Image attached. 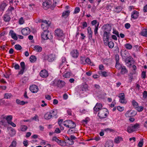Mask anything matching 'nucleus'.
Masks as SVG:
<instances>
[{
	"instance_id": "obj_54",
	"label": "nucleus",
	"mask_w": 147,
	"mask_h": 147,
	"mask_svg": "<svg viewBox=\"0 0 147 147\" xmlns=\"http://www.w3.org/2000/svg\"><path fill=\"white\" fill-rule=\"evenodd\" d=\"M71 75V73L70 72H68L64 74L63 75V77L65 78H69L70 77Z\"/></svg>"
},
{
	"instance_id": "obj_12",
	"label": "nucleus",
	"mask_w": 147,
	"mask_h": 147,
	"mask_svg": "<svg viewBox=\"0 0 147 147\" xmlns=\"http://www.w3.org/2000/svg\"><path fill=\"white\" fill-rule=\"evenodd\" d=\"M119 97L120 98V102L122 104H125L126 101L125 99V96L124 94L123 93L119 94Z\"/></svg>"
},
{
	"instance_id": "obj_62",
	"label": "nucleus",
	"mask_w": 147,
	"mask_h": 147,
	"mask_svg": "<svg viewBox=\"0 0 147 147\" xmlns=\"http://www.w3.org/2000/svg\"><path fill=\"white\" fill-rule=\"evenodd\" d=\"M117 110L120 112L124 110V107H121L120 106H118L117 107Z\"/></svg>"
},
{
	"instance_id": "obj_32",
	"label": "nucleus",
	"mask_w": 147,
	"mask_h": 147,
	"mask_svg": "<svg viewBox=\"0 0 147 147\" xmlns=\"http://www.w3.org/2000/svg\"><path fill=\"white\" fill-rule=\"evenodd\" d=\"M6 12L8 13H11V14H12L13 12L14 13L15 11L14 7H9Z\"/></svg>"
},
{
	"instance_id": "obj_53",
	"label": "nucleus",
	"mask_w": 147,
	"mask_h": 147,
	"mask_svg": "<svg viewBox=\"0 0 147 147\" xmlns=\"http://www.w3.org/2000/svg\"><path fill=\"white\" fill-rule=\"evenodd\" d=\"M15 48L17 50H20L22 48L21 46L19 45H16L14 46Z\"/></svg>"
},
{
	"instance_id": "obj_26",
	"label": "nucleus",
	"mask_w": 147,
	"mask_h": 147,
	"mask_svg": "<svg viewBox=\"0 0 147 147\" xmlns=\"http://www.w3.org/2000/svg\"><path fill=\"white\" fill-rule=\"evenodd\" d=\"M42 5L45 9H47V8H49L50 6L49 3L48 2V1L44 2L42 4Z\"/></svg>"
},
{
	"instance_id": "obj_35",
	"label": "nucleus",
	"mask_w": 147,
	"mask_h": 147,
	"mask_svg": "<svg viewBox=\"0 0 147 147\" xmlns=\"http://www.w3.org/2000/svg\"><path fill=\"white\" fill-rule=\"evenodd\" d=\"M127 131L129 133L133 132L135 131L131 125L127 127Z\"/></svg>"
},
{
	"instance_id": "obj_49",
	"label": "nucleus",
	"mask_w": 147,
	"mask_h": 147,
	"mask_svg": "<svg viewBox=\"0 0 147 147\" xmlns=\"http://www.w3.org/2000/svg\"><path fill=\"white\" fill-rule=\"evenodd\" d=\"M88 88V85L86 84H84L81 86V90L82 91H86Z\"/></svg>"
},
{
	"instance_id": "obj_44",
	"label": "nucleus",
	"mask_w": 147,
	"mask_h": 147,
	"mask_svg": "<svg viewBox=\"0 0 147 147\" xmlns=\"http://www.w3.org/2000/svg\"><path fill=\"white\" fill-rule=\"evenodd\" d=\"M99 25V23H98L97 25L95 26V28L94 30V34L96 35L98 34V27Z\"/></svg>"
},
{
	"instance_id": "obj_6",
	"label": "nucleus",
	"mask_w": 147,
	"mask_h": 147,
	"mask_svg": "<svg viewBox=\"0 0 147 147\" xmlns=\"http://www.w3.org/2000/svg\"><path fill=\"white\" fill-rule=\"evenodd\" d=\"M55 35L59 37H64L65 35L63 33V31L60 29H57L55 30Z\"/></svg>"
},
{
	"instance_id": "obj_18",
	"label": "nucleus",
	"mask_w": 147,
	"mask_h": 147,
	"mask_svg": "<svg viewBox=\"0 0 147 147\" xmlns=\"http://www.w3.org/2000/svg\"><path fill=\"white\" fill-rule=\"evenodd\" d=\"M70 54L73 57L76 58L79 55V53L77 50H73L71 52Z\"/></svg>"
},
{
	"instance_id": "obj_29",
	"label": "nucleus",
	"mask_w": 147,
	"mask_h": 147,
	"mask_svg": "<svg viewBox=\"0 0 147 147\" xmlns=\"http://www.w3.org/2000/svg\"><path fill=\"white\" fill-rule=\"evenodd\" d=\"M123 140L122 137L120 136H118L115 139L114 142L116 144L119 143L120 141H122Z\"/></svg>"
},
{
	"instance_id": "obj_58",
	"label": "nucleus",
	"mask_w": 147,
	"mask_h": 147,
	"mask_svg": "<svg viewBox=\"0 0 147 147\" xmlns=\"http://www.w3.org/2000/svg\"><path fill=\"white\" fill-rule=\"evenodd\" d=\"M27 128V127L26 125H24L22 126L21 129L22 131H26Z\"/></svg>"
},
{
	"instance_id": "obj_41",
	"label": "nucleus",
	"mask_w": 147,
	"mask_h": 147,
	"mask_svg": "<svg viewBox=\"0 0 147 147\" xmlns=\"http://www.w3.org/2000/svg\"><path fill=\"white\" fill-rule=\"evenodd\" d=\"M60 141L58 144L59 145L62 146H64L66 145V142H65L61 140H60Z\"/></svg>"
},
{
	"instance_id": "obj_52",
	"label": "nucleus",
	"mask_w": 147,
	"mask_h": 147,
	"mask_svg": "<svg viewBox=\"0 0 147 147\" xmlns=\"http://www.w3.org/2000/svg\"><path fill=\"white\" fill-rule=\"evenodd\" d=\"M115 11L117 13H119L122 10V8L121 6H118L115 8Z\"/></svg>"
},
{
	"instance_id": "obj_48",
	"label": "nucleus",
	"mask_w": 147,
	"mask_h": 147,
	"mask_svg": "<svg viewBox=\"0 0 147 147\" xmlns=\"http://www.w3.org/2000/svg\"><path fill=\"white\" fill-rule=\"evenodd\" d=\"M85 63H86L87 64H89L90 65H92L93 64L91 62L90 59L88 58H87L85 59Z\"/></svg>"
},
{
	"instance_id": "obj_19",
	"label": "nucleus",
	"mask_w": 147,
	"mask_h": 147,
	"mask_svg": "<svg viewBox=\"0 0 147 147\" xmlns=\"http://www.w3.org/2000/svg\"><path fill=\"white\" fill-rule=\"evenodd\" d=\"M88 34V38L90 40H91L92 38V32L91 30L90 27H88L87 28Z\"/></svg>"
},
{
	"instance_id": "obj_63",
	"label": "nucleus",
	"mask_w": 147,
	"mask_h": 147,
	"mask_svg": "<svg viewBox=\"0 0 147 147\" xmlns=\"http://www.w3.org/2000/svg\"><path fill=\"white\" fill-rule=\"evenodd\" d=\"M143 144V141L142 140L140 141L138 144V146L139 147H142Z\"/></svg>"
},
{
	"instance_id": "obj_51",
	"label": "nucleus",
	"mask_w": 147,
	"mask_h": 147,
	"mask_svg": "<svg viewBox=\"0 0 147 147\" xmlns=\"http://www.w3.org/2000/svg\"><path fill=\"white\" fill-rule=\"evenodd\" d=\"M125 47L127 49H130L132 48V46L130 44L126 43L125 45Z\"/></svg>"
},
{
	"instance_id": "obj_22",
	"label": "nucleus",
	"mask_w": 147,
	"mask_h": 147,
	"mask_svg": "<svg viewBox=\"0 0 147 147\" xmlns=\"http://www.w3.org/2000/svg\"><path fill=\"white\" fill-rule=\"evenodd\" d=\"M9 34L11 35L12 38L15 40H17L18 38L16 34L12 30H11L9 32Z\"/></svg>"
},
{
	"instance_id": "obj_3",
	"label": "nucleus",
	"mask_w": 147,
	"mask_h": 147,
	"mask_svg": "<svg viewBox=\"0 0 147 147\" xmlns=\"http://www.w3.org/2000/svg\"><path fill=\"white\" fill-rule=\"evenodd\" d=\"M65 83L62 80H55L53 82L52 85L54 86H57L58 87L61 88L65 85Z\"/></svg>"
},
{
	"instance_id": "obj_38",
	"label": "nucleus",
	"mask_w": 147,
	"mask_h": 147,
	"mask_svg": "<svg viewBox=\"0 0 147 147\" xmlns=\"http://www.w3.org/2000/svg\"><path fill=\"white\" fill-rule=\"evenodd\" d=\"M132 104L135 109L138 108V103L135 100H133L131 102Z\"/></svg>"
},
{
	"instance_id": "obj_27",
	"label": "nucleus",
	"mask_w": 147,
	"mask_h": 147,
	"mask_svg": "<svg viewBox=\"0 0 147 147\" xmlns=\"http://www.w3.org/2000/svg\"><path fill=\"white\" fill-rule=\"evenodd\" d=\"M16 102L18 104L21 105H23L25 104H27L28 103V102H24L23 101H21L18 99H16Z\"/></svg>"
},
{
	"instance_id": "obj_36",
	"label": "nucleus",
	"mask_w": 147,
	"mask_h": 147,
	"mask_svg": "<svg viewBox=\"0 0 147 147\" xmlns=\"http://www.w3.org/2000/svg\"><path fill=\"white\" fill-rule=\"evenodd\" d=\"M108 45L109 47L110 48H112L114 46V43L112 41H109L108 42L107 45Z\"/></svg>"
},
{
	"instance_id": "obj_59",
	"label": "nucleus",
	"mask_w": 147,
	"mask_h": 147,
	"mask_svg": "<svg viewBox=\"0 0 147 147\" xmlns=\"http://www.w3.org/2000/svg\"><path fill=\"white\" fill-rule=\"evenodd\" d=\"M80 11V8L79 7H76L74 9V13H77Z\"/></svg>"
},
{
	"instance_id": "obj_64",
	"label": "nucleus",
	"mask_w": 147,
	"mask_h": 147,
	"mask_svg": "<svg viewBox=\"0 0 147 147\" xmlns=\"http://www.w3.org/2000/svg\"><path fill=\"white\" fill-rule=\"evenodd\" d=\"M143 97L145 98H147V92L146 91H144L143 94Z\"/></svg>"
},
{
	"instance_id": "obj_9",
	"label": "nucleus",
	"mask_w": 147,
	"mask_h": 147,
	"mask_svg": "<svg viewBox=\"0 0 147 147\" xmlns=\"http://www.w3.org/2000/svg\"><path fill=\"white\" fill-rule=\"evenodd\" d=\"M137 113L135 111H128L125 114V116L127 117H131L135 116L136 114Z\"/></svg>"
},
{
	"instance_id": "obj_34",
	"label": "nucleus",
	"mask_w": 147,
	"mask_h": 147,
	"mask_svg": "<svg viewBox=\"0 0 147 147\" xmlns=\"http://www.w3.org/2000/svg\"><path fill=\"white\" fill-rule=\"evenodd\" d=\"M113 143L111 141L107 142L105 145V147H113Z\"/></svg>"
},
{
	"instance_id": "obj_39",
	"label": "nucleus",
	"mask_w": 147,
	"mask_h": 147,
	"mask_svg": "<svg viewBox=\"0 0 147 147\" xmlns=\"http://www.w3.org/2000/svg\"><path fill=\"white\" fill-rule=\"evenodd\" d=\"M123 66L121 64H120L119 62L116 63L115 67L118 69L119 70Z\"/></svg>"
},
{
	"instance_id": "obj_33",
	"label": "nucleus",
	"mask_w": 147,
	"mask_h": 147,
	"mask_svg": "<svg viewBox=\"0 0 147 147\" xmlns=\"http://www.w3.org/2000/svg\"><path fill=\"white\" fill-rule=\"evenodd\" d=\"M34 50H36L37 52H40L42 50V48L38 45H36L34 46Z\"/></svg>"
},
{
	"instance_id": "obj_16",
	"label": "nucleus",
	"mask_w": 147,
	"mask_h": 147,
	"mask_svg": "<svg viewBox=\"0 0 147 147\" xmlns=\"http://www.w3.org/2000/svg\"><path fill=\"white\" fill-rule=\"evenodd\" d=\"M7 129L8 130H10L9 132V134L10 136L13 137L15 135L16 131L14 129L11 127H8Z\"/></svg>"
},
{
	"instance_id": "obj_43",
	"label": "nucleus",
	"mask_w": 147,
	"mask_h": 147,
	"mask_svg": "<svg viewBox=\"0 0 147 147\" xmlns=\"http://www.w3.org/2000/svg\"><path fill=\"white\" fill-rule=\"evenodd\" d=\"M36 60V57L34 55H32L30 58V61L32 63L35 62Z\"/></svg>"
},
{
	"instance_id": "obj_25",
	"label": "nucleus",
	"mask_w": 147,
	"mask_h": 147,
	"mask_svg": "<svg viewBox=\"0 0 147 147\" xmlns=\"http://www.w3.org/2000/svg\"><path fill=\"white\" fill-rule=\"evenodd\" d=\"M52 117V115L50 113V112H47L44 115L45 118L46 119H49Z\"/></svg>"
},
{
	"instance_id": "obj_11",
	"label": "nucleus",
	"mask_w": 147,
	"mask_h": 147,
	"mask_svg": "<svg viewBox=\"0 0 147 147\" xmlns=\"http://www.w3.org/2000/svg\"><path fill=\"white\" fill-rule=\"evenodd\" d=\"M20 65L21 67V69L20 70V71H19L18 74V75H20L21 74L22 75L23 74L24 71L25 69V63L23 62L22 61L20 63Z\"/></svg>"
},
{
	"instance_id": "obj_60",
	"label": "nucleus",
	"mask_w": 147,
	"mask_h": 147,
	"mask_svg": "<svg viewBox=\"0 0 147 147\" xmlns=\"http://www.w3.org/2000/svg\"><path fill=\"white\" fill-rule=\"evenodd\" d=\"M31 119L32 120H34L35 121H39L38 117L36 115L34 117L32 118Z\"/></svg>"
},
{
	"instance_id": "obj_61",
	"label": "nucleus",
	"mask_w": 147,
	"mask_h": 147,
	"mask_svg": "<svg viewBox=\"0 0 147 147\" xmlns=\"http://www.w3.org/2000/svg\"><path fill=\"white\" fill-rule=\"evenodd\" d=\"M136 109L139 112H140L142 111L143 110V107L142 106L138 107V108H136Z\"/></svg>"
},
{
	"instance_id": "obj_37",
	"label": "nucleus",
	"mask_w": 147,
	"mask_h": 147,
	"mask_svg": "<svg viewBox=\"0 0 147 147\" xmlns=\"http://www.w3.org/2000/svg\"><path fill=\"white\" fill-rule=\"evenodd\" d=\"M41 27L43 31L48 30L49 26L46 25L45 24H42L41 25Z\"/></svg>"
},
{
	"instance_id": "obj_45",
	"label": "nucleus",
	"mask_w": 147,
	"mask_h": 147,
	"mask_svg": "<svg viewBox=\"0 0 147 147\" xmlns=\"http://www.w3.org/2000/svg\"><path fill=\"white\" fill-rule=\"evenodd\" d=\"M12 119V117L11 115L7 116L6 118V119L8 123L11 121Z\"/></svg>"
},
{
	"instance_id": "obj_21",
	"label": "nucleus",
	"mask_w": 147,
	"mask_h": 147,
	"mask_svg": "<svg viewBox=\"0 0 147 147\" xmlns=\"http://www.w3.org/2000/svg\"><path fill=\"white\" fill-rule=\"evenodd\" d=\"M138 13L137 11H134L131 13V17L134 19H136L138 17Z\"/></svg>"
},
{
	"instance_id": "obj_5",
	"label": "nucleus",
	"mask_w": 147,
	"mask_h": 147,
	"mask_svg": "<svg viewBox=\"0 0 147 147\" xmlns=\"http://www.w3.org/2000/svg\"><path fill=\"white\" fill-rule=\"evenodd\" d=\"M55 58V55L53 54H50L49 55H46L44 57V59L47 60L49 62H52L53 61Z\"/></svg>"
},
{
	"instance_id": "obj_7",
	"label": "nucleus",
	"mask_w": 147,
	"mask_h": 147,
	"mask_svg": "<svg viewBox=\"0 0 147 147\" xmlns=\"http://www.w3.org/2000/svg\"><path fill=\"white\" fill-rule=\"evenodd\" d=\"M103 32H111L112 27L109 24H106L103 25L102 26Z\"/></svg>"
},
{
	"instance_id": "obj_15",
	"label": "nucleus",
	"mask_w": 147,
	"mask_h": 147,
	"mask_svg": "<svg viewBox=\"0 0 147 147\" xmlns=\"http://www.w3.org/2000/svg\"><path fill=\"white\" fill-rule=\"evenodd\" d=\"M22 34L24 36L28 35L30 32V29L28 27H26L22 30Z\"/></svg>"
},
{
	"instance_id": "obj_31",
	"label": "nucleus",
	"mask_w": 147,
	"mask_h": 147,
	"mask_svg": "<svg viewBox=\"0 0 147 147\" xmlns=\"http://www.w3.org/2000/svg\"><path fill=\"white\" fill-rule=\"evenodd\" d=\"M141 35L147 37V30L146 29H144L141 32Z\"/></svg>"
},
{
	"instance_id": "obj_4",
	"label": "nucleus",
	"mask_w": 147,
	"mask_h": 147,
	"mask_svg": "<svg viewBox=\"0 0 147 147\" xmlns=\"http://www.w3.org/2000/svg\"><path fill=\"white\" fill-rule=\"evenodd\" d=\"M111 35V32H103V40L105 45H107Z\"/></svg>"
},
{
	"instance_id": "obj_47",
	"label": "nucleus",
	"mask_w": 147,
	"mask_h": 147,
	"mask_svg": "<svg viewBox=\"0 0 147 147\" xmlns=\"http://www.w3.org/2000/svg\"><path fill=\"white\" fill-rule=\"evenodd\" d=\"M5 125V122L4 120H3L0 121V127L3 128Z\"/></svg>"
},
{
	"instance_id": "obj_17",
	"label": "nucleus",
	"mask_w": 147,
	"mask_h": 147,
	"mask_svg": "<svg viewBox=\"0 0 147 147\" xmlns=\"http://www.w3.org/2000/svg\"><path fill=\"white\" fill-rule=\"evenodd\" d=\"M7 13L5 14L2 17L4 21L6 22H9L11 19L10 16Z\"/></svg>"
},
{
	"instance_id": "obj_2",
	"label": "nucleus",
	"mask_w": 147,
	"mask_h": 147,
	"mask_svg": "<svg viewBox=\"0 0 147 147\" xmlns=\"http://www.w3.org/2000/svg\"><path fill=\"white\" fill-rule=\"evenodd\" d=\"M108 110L106 108H102L99 111L98 113V115L100 119L105 118L108 114Z\"/></svg>"
},
{
	"instance_id": "obj_20",
	"label": "nucleus",
	"mask_w": 147,
	"mask_h": 147,
	"mask_svg": "<svg viewBox=\"0 0 147 147\" xmlns=\"http://www.w3.org/2000/svg\"><path fill=\"white\" fill-rule=\"evenodd\" d=\"M7 5V4L3 2L0 4V11L3 12Z\"/></svg>"
},
{
	"instance_id": "obj_14",
	"label": "nucleus",
	"mask_w": 147,
	"mask_h": 147,
	"mask_svg": "<svg viewBox=\"0 0 147 147\" xmlns=\"http://www.w3.org/2000/svg\"><path fill=\"white\" fill-rule=\"evenodd\" d=\"M40 76L43 78H46L48 76L49 74L47 71L46 70L44 69L42 70L40 73Z\"/></svg>"
},
{
	"instance_id": "obj_30",
	"label": "nucleus",
	"mask_w": 147,
	"mask_h": 147,
	"mask_svg": "<svg viewBox=\"0 0 147 147\" xmlns=\"http://www.w3.org/2000/svg\"><path fill=\"white\" fill-rule=\"evenodd\" d=\"M70 13L69 10H67L63 12L62 14V16L66 18L69 15Z\"/></svg>"
},
{
	"instance_id": "obj_1",
	"label": "nucleus",
	"mask_w": 147,
	"mask_h": 147,
	"mask_svg": "<svg viewBox=\"0 0 147 147\" xmlns=\"http://www.w3.org/2000/svg\"><path fill=\"white\" fill-rule=\"evenodd\" d=\"M63 124L67 128L69 129L75 128L76 126L75 122L69 120L64 121L63 122Z\"/></svg>"
},
{
	"instance_id": "obj_55",
	"label": "nucleus",
	"mask_w": 147,
	"mask_h": 147,
	"mask_svg": "<svg viewBox=\"0 0 147 147\" xmlns=\"http://www.w3.org/2000/svg\"><path fill=\"white\" fill-rule=\"evenodd\" d=\"M59 140L56 136H54L52 140L53 141H55L58 144V143L60 141Z\"/></svg>"
},
{
	"instance_id": "obj_8",
	"label": "nucleus",
	"mask_w": 147,
	"mask_h": 147,
	"mask_svg": "<svg viewBox=\"0 0 147 147\" xmlns=\"http://www.w3.org/2000/svg\"><path fill=\"white\" fill-rule=\"evenodd\" d=\"M49 33L48 30L44 31V32H42L41 34V37L44 40H47L48 39H51L52 38H49L48 37V35Z\"/></svg>"
},
{
	"instance_id": "obj_40",
	"label": "nucleus",
	"mask_w": 147,
	"mask_h": 147,
	"mask_svg": "<svg viewBox=\"0 0 147 147\" xmlns=\"http://www.w3.org/2000/svg\"><path fill=\"white\" fill-rule=\"evenodd\" d=\"M131 125L133 127L134 129V130L135 131H136L137 129L139 127V125L137 123H136L134 125Z\"/></svg>"
},
{
	"instance_id": "obj_24",
	"label": "nucleus",
	"mask_w": 147,
	"mask_h": 147,
	"mask_svg": "<svg viewBox=\"0 0 147 147\" xmlns=\"http://www.w3.org/2000/svg\"><path fill=\"white\" fill-rule=\"evenodd\" d=\"M121 69L120 73L122 75L125 74L128 72V70L125 66H123Z\"/></svg>"
},
{
	"instance_id": "obj_56",
	"label": "nucleus",
	"mask_w": 147,
	"mask_h": 147,
	"mask_svg": "<svg viewBox=\"0 0 147 147\" xmlns=\"http://www.w3.org/2000/svg\"><path fill=\"white\" fill-rule=\"evenodd\" d=\"M69 145H72L74 144V142L73 140H71L70 138L69 139V140H68L66 142Z\"/></svg>"
},
{
	"instance_id": "obj_13",
	"label": "nucleus",
	"mask_w": 147,
	"mask_h": 147,
	"mask_svg": "<svg viewBox=\"0 0 147 147\" xmlns=\"http://www.w3.org/2000/svg\"><path fill=\"white\" fill-rule=\"evenodd\" d=\"M30 90L32 92L34 93H36L38 91V88L36 85H32L30 86Z\"/></svg>"
},
{
	"instance_id": "obj_57",
	"label": "nucleus",
	"mask_w": 147,
	"mask_h": 147,
	"mask_svg": "<svg viewBox=\"0 0 147 147\" xmlns=\"http://www.w3.org/2000/svg\"><path fill=\"white\" fill-rule=\"evenodd\" d=\"M16 142L13 141L9 147H16Z\"/></svg>"
},
{
	"instance_id": "obj_23",
	"label": "nucleus",
	"mask_w": 147,
	"mask_h": 147,
	"mask_svg": "<svg viewBox=\"0 0 147 147\" xmlns=\"http://www.w3.org/2000/svg\"><path fill=\"white\" fill-rule=\"evenodd\" d=\"M61 62L59 63V67L61 68L64 65L66 64V59L65 57H63L61 59Z\"/></svg>"
},
{
	"instance_id": "obj_50",
	"label": "nucleus",
	"mask_w": 147,
	"mask_h": 147,
	"mask_svg": "<svg viewBox=\"0 0 147 147\" xmlns=\"http://www.w3.org/2000/svg\"><path fill=\"white\" fill-rule=\"evenodd\" d=\"M12 95L10 93H5L4 95V98L6 99H8L11 98Z\"/></svg>"
},
{
	"instance_id": "obj_42",
	"label": "nucleus",
	"mask_w": 147,
	"mask_h": 147,
	"mask_svg": "<svg viewBox=\"0 0 147 147\" xmlns=\"http://www.w3.org/2000/svg\"><path fill=\"white\" fill-rule=\"evenodd\" d=\"M76 132V130L75 128L69 129L67 131V133L69 134H71Z\"/></svg>"
},
{
	"instance_id": "obj_46",
	"label": "nucleus",
	"mask_w": 147,
	"mask_h": 147,
	"mask_svg": "<svg viewBox=\"0 0 147 147\" xmlns=\"http://www.w3.org/2000/svg\"><path fill=\"white\" fill-rule=\"evenodd\" d=\"M131 58L130 57H128L126 59L125 62L126 63L129 64V67L131 65Z\"/></svg>"
},
{
	"instance_id": "obj_10",
	"label": "nucleus",
	"mask_w": 147,
	"mask_h": 147,
	"mask_svg": "<svg viewBox=\"0 0 147 147\" xmlns=\"http://www.w3.org/2000/svg\"><path fill=\"white\" fill-rule=\"evenodd\" d=\"M102 104L98 102L96 105L95 106L94 108V111L97 112L99 111L100 110L102 109Z\"/></svg>"
},
{
	"instance_id": "obj_28",
	"label": "nucleus",
	"mask_w": 147,
	"mask_h": 147,
	"mask_svg": "<svg viewBox=\"0 0 147 147\" xmlns=\"http://www.w3.org/2000/svg\"><path fill=\"white\" fill-rule=\"evenodd\" d=\"M50 113L52 115L53 117H54L56 115L57 113V109H53L49 111Z\"/></svg>"
}]
</instances>
